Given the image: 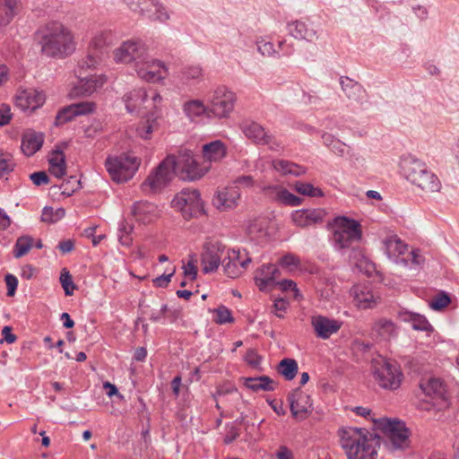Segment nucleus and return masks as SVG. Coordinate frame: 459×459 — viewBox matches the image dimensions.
Wrapping results in <instances>:
<instances>
[{
    "label": "nucleus",
    "instance_id": "f257e3e1",
    "mask_svg": "<svg viewBox=\"0 0 459 459\" xmlns=\"http://www.w3.org/2000/svg\"><path fill=\"white\" fill-rule=\"evenodd\" d=\"M117 63L134 64L139 78L148 82H158L167 74V67L158 59L149 56L145 45L140 39H129L114 51Z\"/></svg>",
    "mask_w": 459,
    "mask_h": 459
},
{
    "label": "nucleus",
    "instance_id": "a878e982",
    "mask_svg": "<svg viewBox=\"0 0 459 459\" xmlns=\"http://www.w3.org/2000/svg\"><path fill=\"white\" fill-rule=\"evenodd\" d=\"M251 262L252 258L246 249L231 248V279L246 272Z\"/></svg>",
    "mask_w": 459,
    "mask_h": 459
},
{
    "label": "nucleus",
    "instance_id": "13d9d810",
    "mask_svg": "<svg viewBox=\"0 0 459 459\" xmlns=\"http://www.w3.org/2000/svg\"><path fill=\"white\" fill-rule=\"evenodd\" d=\"M411 326L414 330L424 331L427 333L432 332L433 327L428 322L426 317H411Z\"/></svg>",
    "mask_w": 459,
    "mask_h": 459
},
{
    "label": "nucleus",
    "instance_id": "7c9ffc66",
    "mask_svg": "<svg viewBox=\"0 0 459 459\" xmlns=\"http://www.w3.org/2000/svg\"><path fill=\"white\" fill-rule=\"evenodd\" d=\"M241 380L247 388L254 392L274 390L273 380L265 375L256 377H242Z\"/></svg>",
    "mask_w": 459,
    "mask_h": 459
},
{
    "label": "nucleus",
    "instance_id": "a18cd8bd",
    "mask_svg": "<svg viewBox=\"0 0 459 459\" xmlns=\"http://www.w3.org/2000/svg\"><path fill=\"white\" fill-rule=\"evenodd\" d=\"M278 264L282 268L289 271H294L300 266L301 261L297 255L293 253H287L279 259Z\"/></svg>",
    "mask_w": 459,
    "mask_h": 459
},
{
    "label": "nucleus",
    "instance_id": "052dcab7",
    "mask_svg": "<svg viewBox=\"0 0 459 459\" xmlns=\"http://www.w3.org/2000/svg\"><path fill=\"white\" fill-rule=\"evenodd\" d=\"M245 361L251 367L257 368L261 363L262 357L255 350H249L247 351Z\"/></svg>",
    "mask_w": 459,
    "mask_h": 459
},
{
    "label": "nucleus",
    "instance_id": "1a4fd4ad",
    "mask_svg": "<svg viewBox=\"0 0 459 459\" xmlns=\"http://www.w3.org/2000/svg\"><path fill=\"white\" fill-rule=\"evenodd\" d=\"M375 422L386 438V445L390 448L396 450L409 446V429L403 422L389 419H380Z\"/></svg>",
    "mask_w": 459,
    "mask_h": 459
},
{
    "label": "nucleus",
    "instance_id": "4c0bfd02",
    "mask_svg": "<svg viewBox=\"0 0 459 459\" xmlns=\"http://www.w3.org/2000/svg\"><path fill=\"white\" fill-rule=\"evenodd\" d=\"M206 110L204 102L199 100H188L183 105L184 113L192 121L205 114Z\"/></svg>",
    "mask_w": 459,
    "mask_h": 459
},
{
    "label": "nucleus",
    "instance_id": "6e6d98bb",
    "mask_svg": "<svg viewBox=\"0 0 459 459\" xmlns=\"http://www.w3.org/2000/svg\"><path fill=\"white\" fill-rule=\"evenodd\" d=\"M139 3V11H136V13L145 16L151 20L152 15V10L157 3V0H140Z\"/></svg>",
    "mask_w": 459,
    "mask_h": 459
},
{
    "label": "nucleus",
    "instance_id": "c9c22d12",
    "mask_svg": "<svg viewBox=\"0 0 459 459\" xmlns=\"http://www.w3.org/2000/svg\"><path fill=\"white\" fill-rule=\"evenodd\" d=\"M385 253L390 258H397L407 251V245L396 236L390 237L385 241Z\"/></svg>",
    "mask_w": 459,
    "mask_h": 459
},
{
    "label": "nucleus",
    "instance_id": "69168bd1",
    "mask_svg": "<svg viewBox=\"0 0 459 459\" xmlns=\"http://www.w3.org/2000/svg\"><path fill=\"white\" fill-rule=\"evenodd\" d=\"M59 163L61 164H55L54 166L49 167L50 173L57 178H61L62 177H64L66 172L65 160H63V159H61L59 160Z\"/></svg>",
    "mask_w": 459,
    "mask_h": 459
},
{
    "label": "nucleus",
    "instance_id": "e2e57ef3",
    "mask_svg": "<svg viewBox=\"0 0 459 459\" xmlns=\"http://www.w3.org/2000/svg\"><path fill=\"white\" fill-rule=\"evenodd\" d=\"M13 114L11 112V108L6 104H2L0 106V126H6L10 123L12 119Z\"/></svg>",
    "mask_w": 459,
    "mask_h": 459
},
{
    "label": "nucleus",
    "instance_id": "c03bdc74",
    "mask_svg": "<svg viewBox=\"0 0 459 459\" xmlns=\"http://www.w3.org/2000/svg\"><path fill=\"white\" fill-rule=\"evenodd\" d=\"M100 62V56L94 52L92 54H88L85 57L78 62V77L82 75V71L87 69L95 68Z\"/></svg>",
    "mask_w": 459,
    "mask_h": 459
},
{
    "label": "nucleus",
    "instance_id": "bf43d9fd",
    "mask_svg": "<svg viewBox=\"0 0 459 459\" xmlns=\"http://www.w3.org/2000/svg\"><path fill=\"white\" fill-rule=\"evenodd\" d=\"M30 179L36 186L48 185L50 181L49 177L45 171H37L30 175Z\"/></svg>",
    "mask_w": 459,
    "mask_h": 459
},
{
    "label": "nucleus",
    "instance_id": "37998d69",
    "mask_svg": "<svg viewBox=\"0 0 459 459\" xmlns=\"http://www.w3.org/2000/svg\"><path fill=\"white\" fill-rule=\"evenodd\" d=\"M295 190L303 195L310 197H321L324 195L321 188L316 187L310 183L298 181L295 184Z\"/></svg>",
    "mask_w": 459,
    "mask_h": 459
},
{
    "label": "nucleus",
    "instance_id": "4d7b16f0",
    "mask_svg": "<svg viewBox=\"0 0 459 459\" xmlns=\"http://www.w3.org/2000/svg\"><path fill=\"white\" fill-rule=\"evenodd\" d=\"M152 21H158L160 22H165L169 20V14L167 9L157 0V3L152 10Z\"/></svg>",
    "mask_w": 459,
    "mask_h": 459
},
{
    "label": "nucleus",
    "instance_id": "f3484780",
    "mask_svg": "<svg viewBox=\"0 0 459 459\" xmlns=\"http://www.w3.org/2000/svg\"><path fill=\"white\" fill-rule=\"evenodd\" d=\"M428 169L426 163L412 155H405L401 158L400 169L403 176L415 185L420 181V177Z\"/></svg>",
    "mask_w": 459,
    "mask_h": 459
},
{
    "label": "nucleus",
    "instance_id": "7ed1b4c3",
    "mask_svg": "<svg viewBox=\"0 0 459 459\" xmlns=\"http://www.w3.org/2000/svg\"><path fill=\"white\" fill-rule=\"evenodd\" d=\"M342 447L349 459H377L379 437L366 429L348 427L339 430Z\"/></svg>",
    "mask_w": 459,
    "mask_h": 459
},
{
    "label": "nucleus",
    "instance_id": "2f4dec72",
    "mask_svg": "<svg viewBox=\"0 0 459 459\" xmlns=\"http://www.w3.org/2000/svg\"><path fill=\"white\" fill-rule=\"evenodd\" d=\"M204 77V70L199 65H188L180 71V80L186 84L199 83Z\"/></svg>",
    "mask_w": 459,
    "mask_h": 459
},
{
    "label": "nucleus",
    "instance_id": "680f3d73",
    "mask_svg": "<svg viewBox=\"0 0 459 459\" xmlns=\"http://www.w3.org/2000/svg\"><path fill=\"white\" fill-rule=\"evenodd\" d=\"M175 273V269L168 274H162L152 280L153 285L157 288H166L171 281L172 276Z\"/></svg>",
    "mask_w": 459,
    "mask_h": 459
},
{
    "label": "nucleus",
    "instance_id": "c756f323",
    "mask_svg": "<svg viewBox=\"0 0 459 459\" xmlns=\"http://www.w3.org/2000/svg\"><path fill=\"white\" fill-rule=\"evenodd\" d=\"M415 186L425 193H437L441 189V182L438 178L429 169L420 177Z\"/></svg>",
    "mask_w": 459,
    "mask_h": 459
},
{
    "label": "nucleus",
    "instance_id": "5701e85b",
    "mask_svg": "<svg viewBox=\"0 0 459 459\" xmlns=\"http://www.w3.org/2000/svg\"><path fill=\"white\" fill-rule=\"evenodd\" d=\"M311 325L317 337L325 340L339 331L342 322L330 317H312Z\"/></svg>",
    "mask_w": 459,
    "mask_h": 459
},
{
    "label": "nucleus",
    "instance_id": "0e129e2a",
    "mask_svg": "<svg viewBox=\"0 0 459 459\" xmlns=\"http://www.w3.org/2000/svg\"><path fill=\"white\" fill-rule=\"evenodd\" d=\"M277 50L280 51V57L281 56H290L294 53V46L293 44L287 43L286 39H282L278 41V48Z\"/></svg>",
    "mask_w": 459,
    "mask_h": 459
},
{
    "label": "nucleus",
    "instance_id": "3c124183",
    "mask_svg": "<svg viewBox=\"0 0 459 459\" xmlns=\"http://www.w3.org/2000/svg\"><path fill=\"white\" fill-rule=\"evenodd\" d=\"M230 199L228 188L225 187L223 190L217 191L216 195L212 198V204L221 211H226L230 206L228 204Z\"/></svg>",
    "mask_w": 459,
    "mask_h": 459
},
{
    "label": "nucleus",
    "instance_id": "4be33fe9",
    "mask_svg": "<svg viewBox=\"0 0 459 459\" xmlns=\"http://www.w3.org/2000/svg\"><path fill=\"white\" fill-rule=\"evenodd\" d=\"M340 84L345 96L352 102L362 105L367 100V92L363 86L354 80L342 76Z\"/></svg>",
    "mask_w": 459,
    "mask_h": 459
},
{
    "label": "nucleus",
    "instance_id": "79ce46f5",
    "mask_svg": "<svg viewBox=\"0 0 459 459\" xmlns=\"http://www.w3.org/2000/svg\"><path fill=\"white\" fill-rule=\"evenodd\" d=\"M134 226L123 220L119 222L118 226V240L121 245L129 247L132 244L133 238L131 233L133 232Z\"/></svg>",
    "mask_w": 459,
    "mask_h": 459
},
{
    "label": "nucleus",
    "instance_id": "72a5a7b5",
    "mask_svg": "<svg viewBox=\"0 0 459 459\" xmlns=\"http://www.w3.org/2000/svg\"><path fill=\"white\" fill-rule=\"evenodd\" d=\"M276 370L285 380H293L298 374V362L294 359H283L277 365Z\"/></svg>",
    "mask_w": 459,
    "mask_h": 459
},
{
    "label": "nucleus",
    "instance_id": "b1692460",
    "mask_svg": "<svg viewBox=\"0 0 459 459\" xmlns=\"http://www.w3.org/2000/svg\"><path fill=\"white\" fill-rule=\"evenodd\" d=\"M22 9L21 0H0V36Z\"/></svg>",
    "mask_w": 459,
    "mask_h": 459
},
{
    "label": "nucleus",
    "instance_id": "a19ab883",
    "mask_svg": "<svg viewBox=\"0 0 459 459\" xmlns=\"http://www.w3.org/2000/svg\"><path fill=\"white\" fill-rule=\"evenodd\" d=\"M33 245V238L30 236H22L18 238L13 247V256L20 258L26 255Z\"/></svg>",
    "mask_w": 459,
    "mask_h": 459
},
{
    "label": "nucleus",
    "instance_id": "20e7f679",
    "mask_svg": "<svg viewBox=\"0 0 459 459\" xmlns=\"http://www.w3.org/2000/svg\"><path fill=\"white\" fill-rule=\"evenodd\" d=\"M333 224L335 230L332 241L335 249L349 248L354 242L361 239L362 231L359 221L345 216H337Z\"/></svg>",
    "mask_w": 459,
    "mask_h": 459
},
{
    "label": "nucleus",
    "instance_id": "6e6552de",
    "mask_svg": "<svg viewBox=\"0 0 459 459\" xmlns=\"http://www.w3.org/2000/svg\"><path fill=\"white\" fill-rule=\"evenodd\" d=\"M174 174L186 181H195L203 178L209 170V165H201L191 151L184 150L178 156L173 155Z\"/></svg>",
    "mask_w": 459,
    "mask_h": 459
},
{
    "label": "nucleus",
    "instance_id": "393cba45",
    "mask_svg": "<svg viewBox=\"0 0 459 459\" xmlns=\"http://www.w3.org/2000/svg\"><path fill=\"white\" fill-rule=\"evenodd\" d=\"M229 91L226 86L218 87L212 98V111L219 117H228L229 108L228 104L230 102Z\"/></svg>",
    "mask_w": 459,
    "mask_h": 459
},
{
    "label": "nucleus",
    "instance_id": "dca6fc26",
    "mask_svg": "<svg viewBox=\"0 0 459 459\" xmlns=\"http://www.w3.org/2000/svg\"><path fill=\"white\" fill-rule=\"evenodd\" d=\"M95 103L91 101H81L66 106L56 114L55 125L59 126L75 117L91 114L95 110Z\"/></svg>",
    "mask_w": 459,
    "mask_h": 459
},
{
    "label": "nucleus",
    "instance_id": "cd10ccee",
    "mask_svg": "<svg viewBox=\"0 0 459 459\" xmlns=\"http://www.w3.org/2000/svg\"><path fill=\"white\" fill-rule=\"evenodd\" d=\"M287 29L289 34L296 39L313 41L317 38L316 31L312 28H307V24L300 21H294L288 23Z\"/></svg>",
    "mask_w": 459,
    "mask_h": 459
},
{
    "label": "nucleus",
    "instance_id": "09e8293b",
    "mask_svg": "<svg viewBox=\"0 0 459 459\" xmlns=\"http://www.w3.org/2000/svg\"><path fill=\"white\" fill-rule=\"evenodd\" d=\"M158 129V122L156 118L148 117L137 128L139 135L143 139H149L153 131Z\"/></svg>",
    "mask_w": 459,
    "mask_h": 459
},
{
    "label": "nucleus",
    "instance_id": "f03ea898",
    "mask_svg": "<svg viewBox=\"0 0 459 459\" xmlns=\"http://www.w3.org/2000/svg\"><path fill=\"white\" fill-rule=\"evenodd\" d=\"M37 36L41 54L63 59L71 56L76 48L74 34L63 23L52 21L38 30Z\"/></svg>",
    "mask_w": 459,
    "mask_h": 459
},
{
    "label": "nucleus",
    "instance_id": "f8f14e48",
    "mask_svg": "<svg viewBox=\"0 0 459 459\" xmlns=\"http://www.w3.org/2000/svg\"><path fill=\"white\" fill-rule=\"evenodd\" d=\"M281 275L279 268L273 264H264L255 271V283L263 292H270L276 288L277 279Z\"/></svg>",
    "mask_w": 459,
    "mask_h": 459
},
{
    "label": "nucleus",
    "instance_id": "39448f33",
    "mask_svg": "<svg viewBox=\"0 0 459 459\" xmlns=\"http://www.w3.org/2000/svg\"><path fill=\"white\" fill-rule=\"evenodd\" d=\"M372 373L379 386L395 390L400 387L403 375L396 362H392L381 356L371 361Z\"/></svg>",
    "mask_w": 459,
    "mask_h": 459
},
{
    "label": "nucleus",
    "instance_id": "864d4df0",
    "mask_svg": "<svg viewBox=\"0 0 459 459\" xmlns=\"http://www.w3.org/2000/svg\"><path fill=\"white\" fill-rule=\"evenodd\" d=\"M258 51L264 56L280 57V51L270 41L261 40L257 42Z\"/></svg>",
    "mask_w": 459,
    "mask_h": 459
},
{
    "label": "nucleus",
    "instance_id": "0eeeda50",
    "mask_svg": "<svg viewBox=\"0 0 459 459\" xmlns=\"http://www.w3.org/2000/svg\"><path fill=\"white\" fill-rule=\"evenodd\" d=\"M171 206L181 212L185 220L197 218L205 213L200 192L184 188L171 201Z\"/></svg>",
    "mask_w": 459,
    "mask_h": 459
},
{
    "label": "nucleus",
    "instance_id": "423d86ee",
    "mask_svg": "<svg viewBox=\"0 0 459 459\" xmlns=\"http://www.w3.org/2000/svg\"><path fill=\"white\" fill-rule=\"evenodd\" d=\"M141 164V160L131 154L108 157L105 168L111 179L117 183H124L131 179Z\"/></svg>",
    "mask_w": 459,
    "mask_h": 459
},
{
    "label": "nucleus",
    "instance_id": "8fccbe9b",
    "mask_svg": "<svg viewBox=\"0 0 459 459\" xmlns=\"http://www.w3.org/2000/svg\"><path fill=\"white\" fill-rule=\"evenodd\" d=\"M450 303L451 299L449 295L444 291H441L430 300L429 307L436 311H441Z\"/></svg>",
    "mask_w": 459,
    "mask_h": 459
},
{
    "label": "nucleus",
    "instance_id": "412c9836",
    "mask_svg": "<svg viewBox=\"0 0 459 459\" xmlns=\"http://www.w3.org/2000/svg\"><path fill=\"white\" fill-rule=\"evenodd\" d=\"M132 215L135 221L143 224H149L160 216V212L154 204L148 201H137L132 206Z\"/></svg>",
    "mask_w": 459,
    "mask_h": 459
},
{
    "label": "nucleus",
    "instance_id": "58836bf2",
    "mask_svg": "<svg viewBox=\"0 0 459 459\" xmlns=\"http://www.w3.org/2000/svg\"><path fill=\"white\" fill-rule=\"evenodd\" d=\"M273 167L276 170H279L283 174L300 176L306 172V169L303 167L284 160H274Z\"/></svg>",
    "mask_w": 459,
    "mask_h": 459
},
{
    "label": "nucleus",
    "instance_id": "9d476101",
    "mask_svg": "<svg viewBox=\"0 0 459 459\" xmlns=\"http://www.w3.org/2000/svg\"><path fill=\"white\" fill-rule=\"evenodd\" d=\"M174 166L173 155L167 156L142 183L141 188L143 192L146 194L156 193L165 187L174 175Z\"/></svg>",
    "mask_w": 459,
    "mask_h": 459
},
{
    "label": "nucleus",
    "instance_id": "c85d7f7f",
    "mask_svg": "<svg viewBox=\"0 0 459 459\" xmlns=\"http://www.w3.org/2000/svg\"><path fill=\"white\" fill-rule=\"evenodd\" d=\"M227 154V146L220 140L205 143L203 146V155L207 161H218Z\"/></svg>",
    "mask_w": 459,
    "mask_h": 459
},
{
    "label": "nucleus",
    "instance_id": "338daca9",
    "mask_svg": "<svg viewBox=\"0 0 459 459\" xmlns=\"http://www.w3.org/2000/svg\"><path fill=\"white\" fill-rule=\"evenodd\" d=\"M5 282L7 286V295L12 297L14 295L17 285H18V280L17 278L13 274H6L5 275Z\"/></svg>",
    "mask_w": 459,
    "mask_h": 459
},
{
    "label": "nucleus",
    "instance_id": "bb28decb",
    "mask_svg": "<svg viewBox=\"0 0 459 459\" xmlns=\"http://www.w3.org/2000/svg\"><path fill=\"white\" fill-rule=\"evenodd\" d=\"M43 143V133L30 131L22 135L21 148L26 156H32L42 147Z\"/></svg>",
    "mask_w": 459,
    "mask_h": 459
},
{
    "label": "nucleus",
    "instance_id": "9b49d317",
    "mask_svg": "<svg viewBox=\"0 0 459 459\" xmlns=\"http://www.w3.org/2000/svg\"><path fill=\"white\" fill-rule=\"evenodd\" d=\"M244 134L256 144L266 145L273 152H279L283 149L282 143L273 134L265 131L258 123L246 121L240 125Z\"/></svg>",
    "mask_w": 459,
    "mask_h": 459
},
{
    "label": "nucleus",
    "instance_id": "e433bc0d",
    "mask_svg": "<svg viewBox=\"0 0 459 459\" xmlns=\"http://www.w3.org/2000/svg\"><path fill=\"white\" fill-rule=\"evenodd\" d=\"M354 302L355 305L361 309L371 308L377 304V300L374 298L372 292L364 290L359 287L354 290Z\"/></svg>",
    "mask_w": 459,
    "mask_h": 459
},
{
    "label": "nucleus",
    "instance_id": "6ab92c4d",
    "mask_svg": "<svg viewBox=\"0 0 459 459\" xmlns=\"http://www.w3.org/2000/svg\"><path fill=\"white\" fill-rule=\"evenodd\" d=\"M327 215L325 209H302L292 213V221L301 228L322 224Z\"/></svg>",
    "mask_w": 459,
    "mask_h": 459
},
{
    "label": "nucleus",
    "instance_id": "aec40b11",
    "mask_svg": "<svg viewBox=\"0 0 459 459\" xmlns=\"http://www.w3.org/2000/svg\"><path fill=\"white\" fill-rule=\"evenodd\" d=\"M45 102V95L35 89L21 91L16 97L15 104L22 111H34Z\"/></svg>",
    "mask_w": 459,
    "mask_h": 459
},
{
    "label": "nucleus",
    "instance_id": "2eb2a0df",
    "mask_svg": "<svg viewBox=\"0 0 459 459\" xmlns=\"http://www.w3.org/2000/svg\"><path fill=\"white\" fill-rule=\"evenodd\" d=\"M105 82L106 78L104 75L80 76L78 82L71 89L69 97L74 99L90 96L100 89Z\"/></svg>",
    "mask_w": 459,
    "mask_h": 459
},
{
    "label": "nucleus",
    "instance_id": "603ef678",
    "mask_svg": "<svg viewBox=\"0 0 459 459\" xmlns=\"http://www.w3.org/2000/svg\"><path fill=\"white\" fill-rule=\"evenodd\" d=\"M14 169V163L12 155L0 150V178L4 175L12 172Z\"/></svg>",
    "mask_w": 459,
    "mask_h": 459
},
{
    "label": "nucleus",
    "instance_id": "de8ad7c7",
    "mask_svg": "<svg viewBox=\"0 0 459 459\" xmlns=\"http://www.w3.org/2000/svg\"><path fill=\"white\" fill-rule=\"evenodd\" d=\"M65 214V211L63 208L54 210L52 207H44L41 214V220L45 222L54 223L63 218Z\"/></svg>",
    "mask_w": 459,
    "mask_h": 459
},
{
    "label": "nucleus",
    "instance_id": "49530a36",
    "mask_svg": "<svg viewBox=\"0 0 459 459\" xmlns=\"http://www.w3.org/2000/svg\"><path fill=\"white\" fill-rule=\"evenodd\" d=\"M376 331L383 338H389L395 333V326L393 322L385 318L380 319L375 325Z\"/></svg>",
    "mask_w": 459,
    "mask_h": 459
},
{
    "label": "nucleus",
    "instance_id": "a211bd4d",
    "mask_svg": "<svg viewBox=\"0 0 459 459\" xmlns=\"http://www.w3.org/2000/svg\"><path fill=\"white\" fill-rule=\"evenodd\" d=\"M291 414L295 418L304 419L311 411L312 402L308 394L299 388L292 390L288 395Z\"/></svg>",
    "mask_w": 459,
    "mask_h": 459
},
{
    "label": "nucleus",
    "instance_id": "ea45409f",
    "mask_svg": "<svg viewBox=\"0 0 459 459\" xmlns=\"http://www.w3.org/2000/svg\"><path fill=\"white\" fill-rule=\"evenodd\" d=\"M276 287H278L282 292H286L289 297L295 300H299L302 298L297 283L292 280L284 279L277 281Z\"/></svg>",
    "mask_w": 459,
    "mask_h": 459
},
{
    "label": "nucleus",
    "instance_id": "f704fd0d",
    "mask_svg": "<svg viewBox=\"0 0 459 459\" xmlns=\"http://www.w3.org/2000/svg\"><path fill=\"white\" fill-rule=\"evenodd\" d=\"M267 190L275 193L276 200L285 205L298 206L302 202V199L300 197L291 194L286 188H281L278 186H269Z\"/></svg>",
    "mask_w": 459,
    "mask_h": 459
},
{
    "label": "nucleus",
    "instance_id": "4468645a",
    "mask_svg": "<svg viewBox=\"0 0 459 459\" xmlns=\"http://www.w3.org/2000/svg\"><path fill=\"white\" fill-rule=\"evenodd\" d=\"M420 387L427 396L433 399L436 406L444 408L448 405L446 385L441 379L431 377L421 380Z\"/></svg>",
    "mask_w": 459,
    "mask_h": 459
},
{
    "label": "nucleus",
    "instance_id": "473e14b6",
    "mask_svg": "<svg viewBox=\"0 0 459 459\" xmlns=\"http://www.w3.org/2000/svg\"><path fill=\"white\" fill-rule=\"evenodd\" d=\"M123 99L127 111L133 113L144 103L147 99V92L142 88L134 89L126 93Z\"/></svg>",
    "mask_w": 459,
    "mask_h": 459
},
{
    "label": "nucleus",
    "instance_id": "ddd939ff",
    "mask_svg": "<svg viewBox=\"0 0 459 459\" xmlns=\"http://www.w3.org/2000/svg\"><path fill=\"white\" fill-rule=\"evenodd\" d=\"M225 246L220 241H210L204 244L201 256L203 272L209 273L216 271L221 264Z\"/></svg>",
    "mask_w": 459,
    "mask_h": 459
},
{
    "label": "nucleus",
    "instance_id": "5fc2aeb1",
    "mask_svg": "<svg viewBox=\"0 0 459 459\" xmlns=\"http://www.w3.org/2000/svg\"><path fill=\"white\" fill-rule=\"evenodd\" d=\"M60 281L65 290V293L66 295H72L74 290L75 289V285L73 282L72 275L70 274L69 271H67L66 268H64L61 271Z\"/></svg>",
    "mask_w": 459,
    "mask_h": 459
},
{
    "label": "nucleus",
    "instance_id": "774afa93",
    "mask_svg": "<svg viewBox=\"0 0 459 459\" xmlns=\"http://www.w3.org/2000/svg\"><path fill=\"white\" fill-rule=\"evenodd\" d=\"M184 274L189 277L191 280H195L197 277V267L195 264V261H188L186 265H184Z\"/></svg>",
    "mask_w": 459,
    "mask_h": 459
}]
</instances>
